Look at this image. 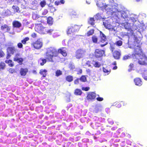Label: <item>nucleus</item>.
<instances>
[{"label":"nucleus","mask_w":147,"mask_h":147,"mask_svg":"<svg viewBox=\"0 0 147 147\" xmlns=\"http://www.w3.org/2000/svg\"><path fill=\"white\" fill-rule=\"evenodd\" d=\"M5 5L4 0H0V8H3L5 7Z\"/></svg>","instance_id":"nucleus-32"},{"label":"nucleus","mask_w":147,"mask_h":147,"mask_svg":"<svg viewBox=\"0 0 147 147\" xmlns=\"http://www.w3.org/2000/svg\"><path fill=\"white\" fill-rule=\"evenodd\" d=\"M115 48L114 47V45H110V49L111 51L113 52L114 50L115 49Z\"/></svg>","instance_id":"nucleus-60"},{"label":"nucleus","mask_w":147,"mask_h":147,"mask_svg":"<svg viewBox=\"0 0 147 147\" xmlns=\"http://www.w3.org/2000/svg\"><path fill=\"white\" fill-rule=\"evenodd\" d=\"M4 55L5 54L1 50L0 51V58L3 57Z\"/></svg>","instance_id":"nucleus-62"},{"label":"nucleus","mask_w":147,"mask_h":147,"mask_svg":"<svg viewBox=\"0 0 147 147\" xmlns=\"http://www.w3.org/2000/svg\"><path fill=\"white\" fill-rule=\"evenodd\" d=\"M34 47L36 49L41 48L42 46V42L41 39H39L33 43Z\"/></svg>","instance_id":"nucleus-7"},{"label":"nucleus","mask_w":147,"mask_h":147,"mask_svg":"<svg viewBox=\"0 0 147 147\" xmlns=\"http://www.w3.org/2000/svg\"><path fill=\"white\" fill-rule=\"evenodd\" d=\"M94 17L95 19L96 20H100L104 18L102 17V14L99 13H97L94 16Z\"/></svg>","instance_id":"nucleus-23"},{"label":"nucleus","mask_w":147,"mask_h":147,"mask_svg":"<svg viewBox=\"0 0 147 147\" xmlns=\"http://www.w3.org/2000/svg\"><path fill=\"white\" fill-rule=\"evenodd\" d=\"M18 47L20 49L22 48L23 47V45L22 43L19 42L17 44Z\"/></svg>","instance_id":"nucleus-57"},{"label":"nucleus","mask_w":147,"mask_h":147,"mask_svg":"<svg viewBox=\"0 0 147 147\" xmlns=\"http://www.w3.org/2000/svg\"><path fill=\"white\" fill-rule=\"evenodd\" d=\"M70 15L73 17H78L79 16V14L74 10H72L70 11Z\"/></svg>","instance_id":"nucleus-22"},{"label":"nucleus","mask_w":147,"mask_h":147,"mask_svg":"<svg viewBox=\"0 0 147 147\" xmlns=\"http://www.w3.org/2000/svg\"><path fill=\"white\" fill-rule=\"evenodd\" d=\"M119 8L112 17H114L117 22L121 20L127 22L123 23L122 26L126 29L131 31L132 35L135 34L142 35L145 29H147V24L146 25L141 23L138 20V16L134 14H130L129 11L122 6H119Z\"/></svg>","instance_id":"nucleus-1"},{"label":"nucleus","mask_w":147,"mask_h":147,"mask_svg":"<svg viewBox=\"0 0 147 147\" xmlns=\"http://www.w3.org/2000/svg\"><path fill=\"white\" fill-rule=\"evenodd\" d=\"M73 77L71 76H68L66 77V80L68 82H71L73 80Z\"/></svg>","instance_id":"nucleus-41"},{"label":"nucleus","mask_w":147,"mask_h":147,"mask_svg":"<svg viewBox=\"0 0 147 147\" xmlns=\"http://www.w3.org/2000/svg\"><path fill=\"white\" fill-rule=\"evenodd\" d=\"M103 24L105 27L109 30L113 27L108 21H106L103 22Z\"/></svg>","instance_id":"nucleus-13"},{"label":"nucleus","mask_w":147,"mask_h":147,"mask_svg":"<svg viewBox=\"0 0 147 147\" xmlns=\"http://www.w3.org/2000/svg\"><path fill=\"white\" fill-rule=\"evenodd\" d=\"M99 109L98 107H95L93 110L94 113H97L99 111Z\"/></svg>","instance_id":"nucleus-48"},{"label":"nucleus","mask_w":147,"mask_h":147,"mask_svg":"<svg viewBox=\"0 0 147 147\" xmlns=\"http://www.w3.org/2000/svg\"><path fill=\"white\" fill-rule=\"evenodd\" d=\"M81 82H86V78L84 76H82L81 78H79Z\"/></svg>","instance_id":"nucleus-38"},{"label":"nucleus","mask_w":147,"mask_h":147,"mask_svg":"<svg viewBox=\"0 0 147 147\" xmlns=\"http://www.w3.org/2000/svg\"><path fill=\"white\" fill-rule=\"evenodd\" d=\"M62 74V71L59 70H57L55 72V76L58 77Z\"/></svg>","instance_id":"nucleus-37"},{"label":"nucleus","mask_w":147,"mask_h":147,"mask_svg":"<svg viewBox=\"0 0 147 147\" xmlns=\"http://www.w3.org/2000/svg\"><path fill=\"white\" fill-rule=\"evenodd\" d=\"M12 8L14 10L15 12H19V8L17 6L13 5L12 7Z\"/></svg>","instance_id":"nucleus-36"},{"label":"nucleus","mask_w":147,"mask_h":147,"mask_svg":"<svg viewBox=\"0 0 147 147\" xmlns=\"http://www.w3.org/2000/svg\"><path fill=\"white\" fill-rule=\"evenodd\" d=\"M93 65L95 67H99L100 66V63L98 62H94L93 63Z\"/></svg>","instance_id":"nucleus-39"},{"label":"nucleus","mask_w":147,"mask_h":147,"mask_svg":"<svg viewBox=\"0 0 147 147\" xmlns=\"http://www.w3.org/2000/svg\"><path fill=\"white\" fill-rule=\"evenodd\" d=\"M105 51L99 49H96L95 51V55L96 57L99 58L103 56Z\"/></svg>","instance_id":"nucleus-9"},{"label":"nucleus","mask_w":147,"mask_h":147,"mask_svg":"<svg viewBox=\"0 0 147 147\" xmlns=\"http://www.w3.org/2000/svg\"><path fill=\"white\" fill-rule=\"evenodd\" d=\"M28 69L27 68H21L20 71V73L22 76H25L28 72Z\"/></svg>","instance_id":"nucleus-18"},{"label":"nucleus","mask_w":147,"mask_h":147,"mask_svg":"<svg viewBox=\"0 0 147 147\" xmlns=\"http://www.w3.org/2000/svg\"><path fill=\"white\" fill-rule=\"evenodd\" d=\"M80 82L79 78H77L76 80H75L74 81V83L75 84H80Z\"/></svg>","instance_id":"nucleus-52"},{"label":"nucleus","mask_w":147,"mask_h":147,"mask_svg":"<svg viewBox=\"0 0 147 147\" xmlns=\"http://www.w3.org/2000/svg\"><path fill=\"white\" fill-rule=\"evenodd\" d=\"M40 5L41 7H44L46 5V1L45 0H43L41 1L40 3Z\"/></svg>","instance_id":"nucleus-44"},{"label":"nucleus","mask_w":147,"mask_h":147,"mask_svg":"<svg viewBox=\"0 0 147 147\" xmlns=\"http://www.w3.org/2000/svg\"><path fill=\"white\" fill-rule=\"evenodd\" d=\"M99 118L98 117L96 116H94L92 118V119L93 120L96 121H99Z\"/></svg>","instance_id":"nucleus-53"},{"label":"nucleus","mask_w":147,"mask_h":147,"mask_svg":"<svg viewBox=\"0 0 147 147\" xmlns=\"http://www.w3.org/2000/svg\"><path fill=\"white\" fill-rule=\"evenodd\" d=\"M53 18L51 17H49L47 19V23L49 25H52L53 23Z\"/></svg>","instance_id":"nucleus-31"},{"label":"nucleus","mask_w":147,"mask_h":147,"mask_svg":"<svg viewBox=\"0 0 147 147\" xmlns=\"http://www.w3.org/2000/svg\"><path fill=\"white\" fill-rule=\"evenodd\" d=\"M74 32H75L74 30L73 26H69L68 27L67 31V33L68 35L71 33L73 34Z\"/></svg>","instance_id":"nucleus-21"},{"label":"nucleus","mask_w":147,"mask_h":147,"mask_svg":"<svg viewBox=\"0 0 147 147\" xmlns=\"http://www.w3.org/2000/svg\"><path fill=\"white\" fill-rule=\"evenodd\" d=\"M29 40V38L26 37L21 40V42L24 44H25L26 43V42Z\"/></svg>","instance_id":"nucleus-42"},{"label":"nucleus","mask_w":147,"mask_h":147,"mask_svg":"<svg viewBox=\"0 0 147 147\" xmlns=\"http://www.w3.org/2000/svg\"><path fill=\"white\" fill-rule=\"evenodd\" d=\"M5 66V64L4 63H0V69H4Z\"/></svg>","instance_id":"nucleus-46"},{"label":"nucleus","mask_w":147,"mask_h":147,"mask_svg":"<svg viewBox=\"0 0 147 147\" xmlns=\"http://www.w3.org/2000/svg\"><path fill=\"white\" fill-rule=\"evenodd\" d=\"M65 3V1L64 0H60L56 1L55 2V4L56 5H58L61 4H63Z\"/></svg>","instance_id":"nucleus-29"},{"label":"nucleus","mask_w":147,"mask_h":147,"mask_svg":"<svg viewBox=\"0 0 147 147\" xmlns=\"http://www.w3.org/2000/svg\"><path fill=\"white\" fill-rule=\"evenodd\" d=\"M100 36L101 38V42L102 43L105 42L106 40V36L101 31H100Z\"/></svg>","instance_id":"nucleus-20"},{"label":"nucleus","mask_w":147,"mask_h":147,"mask_svg":"<svg viewBox=\"0 0 147 147\" xmlns=\"http://www.w3.org/2000/svg\"><path fill=\"white\" fill-rule=\"evenodd\" d=\"M17 49L14 46L9 47L7 48V52L8 53L7 56V58L9 59L11 56L10 54H13L14 53L16 52Z\"/></svg>","instance_id":"nucleus-5"},{"label":"nucleus","mask_w":147,"mask_h":147,"mask_svg":"<svg viewBox=\"0 0 147 147\" xmlns=\"http://www.w3.org/2000/svg\"><path fill=\"white\" fill-rule=\"evenodd\" d=\"M92 40L93 42L96 43L97 41V38L96 36H93L92 37Z\"/></svg>","instance_id":"nucleus-50"},{"label":"nucleus","mask_w":147,"mask_h":147,"mask_svg":"<svg viewBox=\"0 0 147 147\" xmlns=\"http://www.w3.org/2000/svg\"><path fill=\"white\" fill-rule=\"evenodd\" d=\"M82 93V92L81 89H76L75 91L74 94L75 95H80Z\"/></svg>","instance_id":"nucleus-28"},{"label":"nucleus","mask_w":147,"mask_h":147,"mask_svg":"<svg viewBox=\"0 0 147 147\" xmlns=\"http://www.w3.org/2000/svg\"><path fill=\"white\" fill-rule=\"evenodd\" d=\"M140 41L136 40L131 46L129 45V47L134 49L135 54L133 56L135 57L136 59H138V63L141 65H147V57L142 52V49L140 47Z\"/></svg>","instance_id":"nucleus-3"},{"label":"nucleus","mask_w":147,"mask_h":147,"mask_svg":"<svg viewBox=\"0 0 147 147\" xmlns=\"http://www.w3.org/2000/svg\"><path fill=\"white\" fill-rule=\"evenodd\" d=\"M103 71L105 73V75H108L110 73L111 70H108L107 68L103 67Z\"/></svg>","instance_id":"nucleus-27"},{"label":"nucleus","mask_w":147,"mask_h":147,"mask_svg":"<svg viewBox=\"0 0 147 147\" xmlns=\"http://www.w3.org/2000/svg\"><path fill=\"white\" fill-rule=\"evenodd\" d=\"M101 125V124L100 123L97 122L95 123L94 126H92V124H91V127L94 129H97V127L100 126Z\"/></svg>","instance_id":"nucleus-33"},{"label":"nucleus","mask_w":147,"mask_h":147,"mask_svg":"<svg viewBox=\"0 0 147 147\" xmlns=\"http://www.w3.org/2000/svg\"><path fill=\"white\" fill-rule=\"evenodd\" d=\"M74 30L75 32H77L78 31L80 28L79 26L75 25L74 26H73Z\"/></svg>","instance_id":"nucleus-43"},{"label":"nucleus","mask_w":147,"mask_h":147,"mask_svg":"<svg viewBox=\"0 0 147 147\" xmlns=\"http://www.w3.org/2000/svg\"><path fill=\"white\" fill-rule=\"evenodd\" d=\"M85 51L82 49H78L76 53V57L77 59L82 58L84 56Z\"/></svg>","instance_id":"nucleus-8"},{"label":"nucleus","mask_w":147,"mask_h":147,"mask_svg":"<svg viewBox=\"0 0 147 147\" xmlns=\"http://www.w3.org/2000/svg\"><path fill=\"white\" fill-rule=\"evenodd\" d=\"M8 71L11 74H13L16 72L15 70L14 69L11 68L9 69Z\"/></svg>","instance_id":"nucleus-54"},{"label":"nucleus","mask_w":147,"mask_h":147,"mask_svg":"<svg viewBox=\"0 0 147 147\" xmlns=\"http://www.w3.org/2000/svg\"><path fill=\"white\" fill-rule=\"evenodd\" d=\"M109 31L110 33L114 35L116 34L117 32V30L115 29V27H113L111 29L109 30Z\"/></svg>","instance_id":"nucleus-35"},{"label":"nucleus","mask_w":147,"mask_h":147,"mask_svg":"<svg viewBox=\"0 0 147 147\" xmlns=\"http://www.w3.org/2000/svg\"><path fill=\"white\" fill-rule=\"evenodd\" d=\"M49 7L50 11L51 12H53L55 11L56 10L55 8L52 5H49Z\"/></svg>","instance_id":"nucleus-40"},{"label":"nucleus","mask_w":147,"mask_h":147,"mask_svg":"<svg viewBox=\"0 0 147 147\" xmlns=\"http://www.w3.org/2000/svg\"><path fill=\"white\" fill-rule=\"evenodd\" d=\"M58 55L57 50L54 47H51L47 49L45 58L49 61L54 62L53 58Z\"/></svg>","instance_id":"nucleus-4"},{"label":"nucleus","mask_w":147,"mask_h":147,"mask_svg":"<svg viewBox=\"0 0 147 147\" xmlns=\"http://www.w3.org/2000/svg\"><path fill=\"white\" fill-rule=\"evenodd\" d=\"M94 18H90V20L88 21V22L89 24H90L91 25L93 26L94 24Z\"/></svg>","instance_id":"nucleus-30"},{"label":"nucleus","mask_w":147,"mask_h":147,"mask_svg":"<svg viewBox=\"0 0 147 147\" xmlns=\"http://www.w3.org/2000/svg\"><path fill=\"white\" fill-rule=\"evenodd\" d=\"M66 48H62L61 49H59L57 51L58 53H60L62 54L64 56H65L67 55L66 52Z\"/></svg>","instance_id":"nucleus-17"},{"label":"nucleus","mask_w":147,"mask_h":147,"mask_svg":"<svg viewBox=\"0 0 147 147\" xmlns=\"http://www.w3.org/2000/svg\"><path fill=\"white\" fill-rule=\"evenodd\" d=\"M48 12V11L47 9H45L43 11L42 13V15L43 16L45 15Z\"/></svg>","instance_id":"nucleus-59"},{"label":"nucleus","mask_w":147,"mask_h":147,"mask_svg":"<svg viewBox=\"0 0 147 147\" xmlns=\"http://www.w3.org/2000/svg\"><path fill=\"white\" fill-rule=\"evenodd\" d=\"M35 30L36 31L40 33L44 34H45L44 30H46V28L42 26L41 23H39L35 26Z\"/></svg>","instance_id":"nucleus-6"},{"label":"nucleus","mask_w":147,"mask_h":147,"mask_svg":"<svg viewBox=\"0 0 147 147\" xmlns=\"http://www.w3.org/2000/svg\"><path fill=\"white\" fill-rule=\"evenodd\" d=\"M94 33V30L93 29H91L89 30L87 33V36H89L92 35Z\"/></svg>","instance_id":"nucleus-45"},{"label":"nucleus","mask_w":147,"mask_h":147,"mask_svg":"<svg viewBox=\"0 0 147 147\" xmlns=\"http://www.w3.org/2000/svg\"><path fill=\"white\" fill-rule=\"evenodd\" d=\"M1 30L5 32H7L10 30V28L7 25L4 24L1 27Z\"/></svg>","instance_id":"nucleus-12"},{"label":"nucleus","mask_w":147,"mask_h":147,"mask_svg":"<svg viewBox=\"0 0 147 147\" xmlns=\"http://www.w3.org/2000/svg\"><path fill=\"white\" fill-rule=\"evenodd\" d=\"M47 72V71L46 69H41L40 70V73L42 75V77H41L42 78V77L44 78L46 77Z\"/></svg>","instance_id":"nucleus-25"},{"label":"nucleus","mask_w":147,"mask_h":147,"mask_svg":"<svg viewBox=\"0 0 147 147\" xmlns=\"http://www.w3.org/2000/svg\"><path fill=\"white\" fill-rule=\"evenodd\" d=\"M96 97V94L94 92H90L88 93L87 98L88 99H93Z\"/></svg>","instance_id":"nucleus-15"},{"label":"nucleus","mask_w":147,"mask_h":147,"mask_svg":"<svg viewBox=\"0 0 147 147\" xmlns=\"http://www.w3.org/2000/svg\"><path fill=\"white\" fill-rule=\"evenodd\" d=\"M130 57L128 55H125L123 56V60H126L127 59H129Z\"/></svg>","instance_id":"nucleus-56"},{"label":"nucleus","mask_w":147,"mask_h":147,"mask_svg":"<svg viewBox=\"0 0 147 147\" xmlns=\"http://www.w3.org/2000/svg\"><path fill=\"white\" fill-rule=\"evenodd\" d=\"M47 60L45 59L40 58L38 61L39 63H40L41 65H43L46 63Z\"/></svg>","instance_id":"nucleus-26"},{"label":"nucleus","mask_w":147,"mask_h":147,"mask_svg":"<svg viewBox=\"0 0 147 147\" xmlns=\"http://www.w3.org/2000/svg\"><path fill=\"white\" fill-rule=\"evenodd\" d=\"M69 67L71 70H73L75 68V66L73 63L70 62L69 64Z\"/></svg>","instance_id":"nucleus-34"},{"label":"nucleus","mask_w":147,"mask_h":147,"mask_svg":"<svg viewBox=\"0 0 147 147\" xmlns=\"http://www.w3.org/2000/svg\"><path fill=\"white\" fill-rule=\"evenodd\" d=\"M96 100L99 101H101L103 100V98L102 97H98L96 98Z\"/></svg>","instance_id":"nucleus-64"},{"label":"nucleus","mask_w":147,"mask_h":147,"mask_svg":"<svg viewBox=\"0 0 147 147\" xmlns=\"http://www.w3.org/2000/svg\"><path fill=\"white\" fill-rule=\"evenodd\" d=\"M14 61L19 63L20 65H21L23 61V60L22 58H19L18 57H16L14 58Z\"/></svg>","instance_id":"nucleus-24"},{"label":"nucleus","mask_w":147,"mask_h":147,"mask_svg":"<svg viewBox=\"0 0 147 147\" xmlns=\"http://www.w3.org/2000/svg\"><path fill=\"white\" fill-rule=\"evenodd\" d=\"M47 33L49 34H51L52 32H53L54 31V30L52 29H50L49 30H47L46 29V30H45Z\"/></svg>","instance_id":"nucleus-51"},{"label":"nucleus","mask_w":147,"mask_h":147,"mask_svg":"<svg viewBox=\"0 0 147 147\" xmlns=\"http://www.w3.org/2000/svg\"><path fill=\"white\" fill-rule=\"evenodd\" d=\"M120 51H115L113 54V56L115 59H119L121 56Z\"/></svg>","instance_id":"nucleus-11"},{"label":"nucleus","mask_w":147,"mask_h":147,"mask_svg":"<svg viewBox=\"0 0 147 147\" xmlns=\"http://www.w3.org/2000/svg\"><path fill=\"white\" fill-rule=\"evenodd\" d=\"M147 71V70L145 69L141 68L139 70H137V72L138 73L142 74L143 78L146 80H147V76L145 74V72Z\"/></svg>","instance_id":"nucleus-10"},{"label":"nucleus","mask_w":147,"mask_h":147,"mask_svg":"<svg viewBox=\"0 0 147 147\" xmlns=\"http://www.w3.org/2000/svg\"><path fill=\"white\" fill-rule=\"evenodd\" d=\"M60 35V34L58 32L54 33L53 35V38L57 37Z\"/></svg>","instance_id":"nucleus-55"},{"label":"nucleus","mask_w":147,"mask_h":147,"mask_svg":"<svg viewBox=\"0 0 147 147\" xmlns=\"http://www.w3.org/2000/svg\"><path fill=\"white\" fill-rule=\"evenodd\" d=\"M11 12L9 9H5L2 11V15L5 17L9 16L11 14Z\"/></svg>","instance_id":"nucleus-16"},{"label":"nucleus","mask_w":147,"mask_h":147,"mask_svg":"<svg viewBox=\"0 0 147 147\" xmlns=\"http://www.w3.org/2000/svg\"><path fill=\"white\" fill-rule=\"evenodd\" d=\"M23 23L24 24L27 25L29 24V22L27 21L26 19H24L23 21Z\"/></svg>","instance_id":"nucleus-58"},{"label":"nucleus","mask_w":147,"mask_h":147,"mask_svg":"<svg viewBox=\"0 0 147 147\" xmlns=\"http://www.w3.org/2000/svg\"><path fill=\"white\" fill-rule=\"evenodd\" d=\"M134 81L136 85L140 86L142 84V82L140 78H137L134 79Z\"/></svg>","instance_id":"nucleus-14"},{"label":"nucleus","mask_w":147,"mask_h":147,"mask_svg":"<svg viewBox=\"0 0 147 147\" xmlns=\"http://www.w3.org/2000/svg\"><path fill=\"white\" fill-rule=\"evenodd\" d=\"M115 44L117 46H119L122 45V42L121 40H118L116 42Z\"/></svg>","instance_id":"nucleus-49"},{"label":"nucleus","mask_w":147,"mask_h":147,"mask_svg":"<svg viewBox=\"0 0 147 147\" xmlns=\"http://www.w3.org/2000/svg\"><path fill=\"white\" fill-rule=\"evenodd\" d=\"M90 89L89 87H83L82 88V90H85L86 91H87L89 90Z\"/></svg>","instance_id":"nucleus-61"},{"label":"nucleus","mask_w":147,"mask_h":147,"mask_svg":"<svg viewBox=\"0 0 147 147\" xmlns=\"http://www.w3.org/2000/svg\"><path fill=\"white\" fill-rule=\"evenodd\" d=\"M107 121L111 125H112L114 123V121L111 118H108L107 119Z\"/></svg>","instance_id":"nucleus-47"},{"label":"nucleus","mask_w":147,"mask_h":147,"mask_svg":"<svg viewBox=\"0 0 147 147\" xmlns=\"http://www.w3.org/2000/svg\"><path fill=\"white\" fill-rule=\"evenodd\" d=\"M82 141L84 143H86L88 142L89 139L87 138H84L82 140Z\"/></svg>","instance_id":"nucleus-63"},{"label":"nucleus","mask_w":147,"mask_h":147,"mask_svg":"<svg viewBox=\"0 0 147 147\" xmlns=\"http://www.w3.org/2000/svg\"><path fill=\"white\" fill-rule=\"evenodd\" d=\"M96 5L98 7L102 10H105L107 14L112 16L119 8V6H121L114 3L113 0H109V3L108 4H104L102 0H96Z\"/></svg>","instance_id":"nucleus-2"},{"label":"nucleus","mask_w":147,"mask_h":147,"mask_svg":"<svg viewBox=\"0 0 147 147\" xmlns=\"http://www.w3.org/2000/svg\"><path fill=\"white\" fill-rule=\"evenodd\" d=\"M13 26L16 28H19L22 26V24L19 22L16 21H14L13 22Z\"/></svg>","instance_id":"nucleus-19"}]
</instances>
